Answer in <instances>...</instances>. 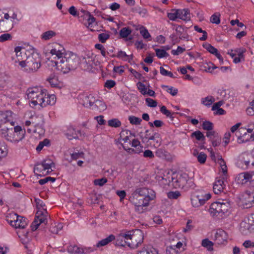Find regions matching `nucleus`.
<instances>
[{"instance_id":"nucleus-47","label":"nucleus","mask_w":254,"mask_h":254,"mask_svg":"<svg viewBox=\"0 0 254 254\" xmlns=\"http://www.w3.org/2000/svg\"><path fill=\"white\" fill-rule=\"evenodd\" d=\"M133 11L138 13L139 15L142 17H145L147 14L146 9L140 7H135Z\"/></svg>"},{"instance_id":"nucleus-33","label":"nucleus","mask_w":254,"mask_h":254,"mask_svg":"<svg viewBox=\"0 0 254 254\" xmlns=\"http://www.w3.org/2000/svg\"><path fill=\"white\" fill-rule=\"evenodd\" d=\"M16 222V225L14 226L15 228L24 229L27 225L26 219L20 216H19Z\"/></svg>"},{"instance_id":"nucleus-6","label":"nucleus","mask_w":254,"mask_h":254,"mask_svg":"<svg viewBox=\"0 0 254 254\" xmlns=\"http://www.w3.org/2000/svg\"><path fill=\"white\" fill-rule=\"evenodd\" d=\"M48 216L47 210H38L36 212L34 221L31 225V228L32 231L37 230L41 224L46 225L48 222L47 217Z\"/></svg>"},{"instance_id":"nucleus-3","label":"nucleus","mask_w":254,"mask_h":254,"mask_svg":"<svg viewBox=\"0 0 254 254\" xmlns=\"http://www.w3.org/2000/svg\"><path fill=\"white\" fill-rule=\"evenodd\" d=\"M121 237L125 239L127 246L131 249L137 248L143 242V235L140 230L128 231L122 233Z\"/></svg>"},{"instance_id":"nucleus-48","label":"nucleus","mask_w":254,"mask_h":254,"mask_svg":"<svg viewBox=\"0 0 254 254\" xmlns=\"http://www.w3.org/2000/svg\"><path fill=\"white\" fill-rule=\"evenodd\" d=\"M47 101H45V107L48 105H53L56 103V98L55 95H48L47 96Z\"/></svg>"},{"instance_id":"nucleus-57","label":"nucleus","mask_w":254,"mask_h":254,"mask_svg":"<svg viewBox=\"0 0 254 254\" xmlns=\"http://www.w3.org/2000/svg\"><path fill=\"white\" fill-rule=\"evenodd\" d=\"M8 153L7 147L4 145L0 144V158L5 157Z\"/></svg>"},{"instance_id":"nucleus-60","label":"nucleus","mask_w":254,"mask_h":254,"mask_svg":"<svg viewBox=\"0 0 254 254\" xmlns=\"http://www.w3.org/2000/svg\"><path fill=\"white\" fill-rule=\"evenodd\" d=\"M159 136L160 134L158 133L155 132L150 136H146L145 139H147V140H153L157 143H159L160 140Z\"/></svg>"},{"instance_id":"nucleus-37","label":"nucleus","mask_w":254,"mask_h":254,"mask_svg":"<svg viewBox=\"0 0 254 254\" xmlns=\"http://www.w3.org/2000/svg\"><path fill=\"white\" fill-rule=\"evenodd\" d=\"M214 102L215 99L212 96H208L201 99L202 104L207 107H209Z\"/></svg>"},{"instance_id":"nucleus-1","label":"nucleus","mask_w":254,"mask_h":254,"mask_svg":"<svg viewBox=\"0 0 254 254\" xmlns=\"http://www.w3.org/2000/svg\"><path fill=\"white\" fill-rule=\"evenodd\" d=\"M79 60L77 55L71 52H67L60 61L55 62V65L58 70L65 74L75 70L79 64Z\"/></svg>"},{"instance_id":"nucleus-28","label":"nucleus","mask_w":254,"mask_h":254,"mask_svg":"<svg viewBox=\"0 0 254 254\" xmlns=\"http://www.w3.org/2000/svg\"><path fill=\"white\" fill-rule=\"evenodd\" d=\"M254 171L244 172L239 174V178L243 180H245L246 182H252L253 184L254 183Z\"/></svg>"},{"instance_id":"nucleus-9","label":"nucleus","mask_w":254,"mask_h":254,"mask_svg":"<svg viewBox=\"0 0 254 254\" xmlns=\"http://www.w3.org/2000/svg\"><path fill=\"white\" fill-rule=\"evenodd\" d=\"M211 197L210 193L202 192L197 195H193L191 198V204L194 207H198L203 205Z\"/></svg>"},{"instance_id":"nucleus-36","label":"nucleus","mask_w":254,"mask_h":254,"mask_svg":"<svg viewBox=\"0 0 254 254\" xmlns=\"http://www.w3.org/2000/svg\"><path fill=\"white\" fill-rule=\"evenodd\" d=\"M191 137H195L196 140L204 142L205 137L199 130H196L192 132L190 135Z\"/></svg>"},{"instance_id":"nucleus-26","label":"nucleus","mask_w":254,"mask_h":254,"mask_svg":"<svg viewBox=\"0 0 254 254\" xmlns=\"http://www.w3.org/2000/svg\"><path fill=\"white\" fill-rule=\"evenodd\" d=\"M95 98L93 96L89 95V96H85L82 99V105L87 108H90L94 106Z\"/></svg>"},{"instance_id":"nucleus-21","label":"nucleus","mask_w":254,"mask_h":254,"mask_svg":"<svg viewBox=\"0 0 254 254\" xmlns=\"http://www.w3.org/2000/svg\"><path fill=\"white\" fill-rule=\"evenodd\" d=\"M224 177L222 179L217 180L213 185V191L215 194H219L223 191L225 185L224 182Z\"/></svg>"},{"instance_id":"nucleus-63","label":"nucleus","mask_w":254,"mask_h":254,"mask_svg":"<svg viewBox=\"0 0 254 254\" xmlns=\"http://www.w3.org/2000/svg\"><path fill=\"white\" fill-rule=\"evenodd\" d=\"M166 253V254H177L178 253V250H176L172 245L167 247Z\"/></svg>"},{"instance_id":"nucleus-44","label":"nucleus","mask_w":254,"mask_h":254,"mask_svg":"<svg viewBox=\"0 0 254 254\" xmlns=\"http://www.w3.org/2000/svg\"><path fill=\"white\" fill-rule=\"evenodd\" d=\"M161 87L162 88H166V91L168 93H169L171 95L174 96H176L178 93V89L177 88H175L172 86H169L168 85H162Z\"/></svg>"},{"instance_id":"nucleus-15","label":"nucleus","mask_w":254,"mask_h":254,"mask_svg":"<svg viewBox=\"0 0 254 254\" xmlns=\"http://www.w3.org/2000/svg\"><path fill=\"white\" fill-rule=\"evenodd\" d=\"M130 201L134 205H139L140 204L147 206L149 203V199H146L140 196L138 193L133 192L130 197Z\"/></svg>"},{"instance_id":"nucleus-13","label":"nucleus","mask_w":254,"mask_h":254,"mask_svg":"<svg viewBox=\"0 0 254 254\" xmlns=\"http://www.w3.org/2000/svg\"><path fill=\"white\" fill-rule=\"evenodd\" d=\"M250 158H251V154L246 153H242L239 156L236 162L237 166L243 169H247L251 162Z\"/></svg>"},{"instance_id":"nucleus-22","label":"nucleus","mask_w":254,"mask_h":254,"mask_svg":"<svg viewBox=\"0 0 254 254\" xmlns=\"http://www.w3.org/2000/svg\"><path fill=\"white\" fill-rule=\"evenodd\" d=\"M80 133V130H76L73 127L70 126L68 127L65 135L68 139L71 140L73 138L78 139V134Z\"/></svg>"},{"instance_id":"nucleus-62","label":"nucleus","mask_w":254,"mask_h":254,"mask_svg":"<svg viewBox=\"0 0 254 254\" xmlns=\"http://www.w3.org/2000/svg\"><path fill=\"white\" fill-rule=\"evenodd\" d=\"M197 160L200 164H204L206 160L207 155L203 152H200L197 156Z\"/></svg>"},{"instance_id":"nucleus-2","label":"nucleus","mask_w":254,"mask_h":254,"mask_svg":"<svg viewBox=\"0 0 254 254\" xmlns=\"http://www.w3.org/2000/svg\"><path fill=\"white\" fill-rule=\"evenodd\" d=\"M14 125L12 124L10 126H4L0 129V134L7 140L17 143L24 138L25 130L19 126L13 127Z\"/></svg>"},{"instance_id":"nucleus-52","label":"nucleus","mask_w":254,"mask_h":254,"mask_svg":"<svg viewBox=\"0 0 254 254\" xmlns=\"http://www.w3.org/2000/svg\"><path fill=\"white\" fill-rule=\"evenodd\" d=\"M94 106H95L100 110H105L106 109V105L105 103L99 100L95 99Z\"/></svg>"},{"instance_id":"nucleus-27","label":"nucleus","mask_w":254,"mask_h":254,"mask_svg":"<svg viewBox=\"0 0 254 254\" xmlns=\"http://www.w3.org/2000/svg\"><path fill=\"white\" fill-rule=\"evenodd\" d=\"M115 240V236L113 234H111L107 238L99 241L96 244L95 246L96 248H99L100 247H104V246L107 245L110 242H112L113 241H114Z\"/></svg>"},{"instance_id":"nucleus-41","label":"nucleus","mask_w":254,"mask_h":254,"mask_svg":"<svg viewBox=\"0 0 254 254\" xmlns=\"http://www.w3.org/2000/svg\"><path fill=\"white\" fill-rule=\"evenodd\" d=\"M131 33V30L129 27H124L120 31V36L121 38H127Z\"/></svg>"},{"instance_id":"nucleus-54","label":"nucleus","mask_w":254,"mask_h":254,"mask_svg":"<svg viewBox=\"0 0 254 254\" xmlns=\"http://www.w3.org/2000/svg\"><path fill=\"white\" fill-rule=\"evenodd\" d=\"M110 35L108 33H102L98 35V39L102 43L106 42L107 40L110 38Z\"/></svg>"},{"instance_id":"nucleus-10","label":"nucleus","mask_w":254,"mask_h":254,"mask_svg":"<svg viewBox=\"0 0 254 254\" xmlns=\"http://www.w3.org/2000/svg\"><path fill=\"white\" fill-rule=\"evenodd\" d=\"M12 120V112L11 111H0V128H2L8 123H9V126L14 124Z\"/></svg>"},{"instance_id":"nucleus-55","label":"nucleus","mask_w":254,"mask_h":254,"mask_svg":"<svg viewBox=\"0 0 254 254\" xmlns=\"http://www.w3.org/2000/svg\"><path fill=\"white\" fill-rule=\"evenodd\" d=\"M160 112L164 115H165L167 117L170 118L172 120H173L174 117L171 113V112L167 110L166 107L165 106H162L160 108Z\"/></svg>"},{"instance_id":"nucleus-64","label":"nucleus","mask_w":254,"mask_h":254,"mask_svg":"<svg viewBox=\"0 0 254 254\" xmlns=\"http://www.w3.org/2000/svg\"><path fill=\"white\" fill-rule=\"evenodd\" d=\"M251 106L247 108L246 112L249 116L254 115V100L250 103Z\"/></svg>"},{"instance_id":"nucleus-12","label":"nucleus","mask_w":254,"mask_h":254,"mask_svg":"<svg viewBox=\"0 0 254 254\" xmlns=\"http://www.w3.org/2000/svg\"><path fill=\"white\" fill-rule=\"evenodd\" d=\"M94 64V58L92 56L87 55L81 59L80 67L84 71H90L93 68Z\"/></svg>"},{"instance_id":"nucleus-29","label":"nucleus","mask_w":254,"mask_h":254,"mask_svg":"<svg viewBox=\"0 0 254 254\" xmlns=\"http://www.w3.org/2000/svg\"><path fill=\"white\" fill-rule=\"evenodd\" d=\"M19 215L15 213H10L6 216V221L12 227L16 225V221H17Z\"/></svg>"},{"instance_id":"nucleus-35","label":"nucleus","mask_w":254,"mask_h":254,"mask_svg":"<svg viewBox=\"0 0 254 254\" xmlns=\"http://www.w3.org/2000/svg\"><path fill=\"white\" fill-rule=\"evenodd\" d=\"M32 125L35 127H39L41 126V123L42 122V119L41 117L37 116L36 115H31L30 116Z\"/></svg>"},{"instance_id":"nucleus-8","label":"nucleus","mask_w":254,"mask_h":254,"mask_svg":"<svg viewBox=\"0 0 254 254\" xmlns=\"http://www.w3.org/2000/svg\"><path fill=\"white\" fill-rule=\"evenodd\" d=\"M172 183L176 188H189L191 186L192 182L189 179V175L186 173L181 174L177 178H172Z\"/></svg>"},{"instance_id":"nucleus-20","label":"nucleus","mask_w":254,"mask_h":254,"mask_svg":"<svg viewBox=\"0 0 254 254\" xmlns=\"http://www.w3.org/2000/svg\"><path fill=\"white\" fill-rule=\"evenodd\" d=\"M220 216L226 213L231 206V202L229 199L220 200Z\"/></svg>"},{"instance_id":"nucleus-51","label":"nucleus","mask_w":254,"mask_h":254,"mask_svg":"<svg viewBox=\"0 0 254 254\" xmlns=\"http://www.w3.org/2000/svg\"><path fill=\"white\" fill-rule=\"evenodd\" d=\"M108 126L111 127H118L121 126V122L117 119H113L108 121Z\"/></svg>"},{"instance_id":"nucleus-56","label":"nucleus","mask_w":254,"mask_h":254,"mask_svg":"<svg viewBox=\"0 0 254 254\" xmlns=\"http://www.w3.org/2000/svg\"><path fill=\"white\" fill-rule=\"evenodd\" d=\"M167 16L169 19L174 21L178 18L177 9H172L171 12L168 13Z\"/></svg>"},{"instance_id":"nucleus-45","label":"nucleus","mask_w":254,"mask_h":254,"mask_svg":"<svg viewBox=\"0 0 254 254\" xmlns=\"http://www.w3.org/2000/svg\"><path fill=\"white\" fill-rule=\"evenodd\" d=\"M112 58L117 57L119 59H122L124 61H127V58H129V55H127L126 53L123 51H120L118 52L117 55L113 54L110 56Z\"/></svg>"},{"instance_id":"nucleus-16","label":"nucleus","mask_w":254,"mask_h":254,"mask_svg":"<svg viewBox=\"0 0 254 254\" xmlns=\"http://www.w3.org/2000/svg\"><path fill=\"white\" fill-rule=\"evenodd\" d=\"M228 238L227 233L222 229H218L215 235V242L218 245L223 244Z\"/></svg>"},{"instance_id":"nucleus-42","label":"nucleus","mask_w":254,"mask_h":254,"mask_svg":"<svg viewBox=\"0 0 254 254\" xmlns=\"http://www.w3.org/2000/svg\"><path fill=\"white\" fill-rule=\"evenodd\" d=\"M56 35V32L52 30L47 31L42 34L41 38L44 40H48Z\"/></svg>"},{"instance_id":"nucleus-32","label":"nucleus","mask_w":254,"mask_h":254,"mask_svg":"<svg viewBox=\"0 0 254 254\" xmlns=\"http://www.w3.org/2000/svg\"><path fill=\"white\" fill-rule=\"evenodd\" d=\"M47 80L52 87H59L60 86V82L58 77L54 74H51Z\"/></svg>"},{"instance_id":"nucleus-53","label":"nucleus","mask_w":254,"mask_h":254,"mask_svg":"<svg viewBox=\"0 0 254 254\" xmlns=\"http://www.w3.org/2000/svg\"><path fill=\"white\" fill-rule=\"evenodd\" d=\"M128 120L131 124L135 125L140 124V123L142 121V120L140 118L133 116H129L128 117Z\"/></svg>"},{"instance_id":"nucleus-40","label":"nucleus","mask_w":254,"mask_h":254,"mask_svg":"<svg viewBox=\"0 0 254 254\" xmlns=\"http://www.w3.org/2000/svg\"><path fill=\"white\" fill-rule=\"evenodd\" d=\"M50 145V141L47 138L44 139L43 141H40L36 147V150L38 152L40 151L44 146H49Z\"/></svg>"},{"instance_id":"nucleus-58","label":"nucleus","mask_w":254,"mask_h":254,"mask_svg":"<svg viewBox=\"0 0 254 254\" xmlns=\"http://www.w3.org/2000/svg\"><path fill=\"white\" fill-rule=\"evenodd\" d=\"M140 33L145 39H148L151 37L148 30L143 26L140 29Z\"/></svg>"},{"instance_id":"nucleus-24","label":"nucleus","mask_w":254,"mask_h":254,"mask_svg":"<svg viewBox=\"0 0 254 254\" xmlns=\"http://www.w3.org/2000/svg\"><path fill=\"white\" fill-rule=\"evenodd\" d=\"M177 13L178 18L185 21L190 20V13L188 9H177Z\"/></svg>"},{"instance_id":"nucleus-50","label":"nucleus","mask_w":254,"mask_h":254,"mask_svg":"<svg viewBox=\"0 0 254 254\" xmlns=\"http://www.w3.org/2000/svg\"><path fill=\"white\" fill-rule=\"evenodd\" d=\"M136 86L137 89L139 92L143 95H145L146 92L147 91L146 85L141 81H138L136 83Z\"/></svg>"},{"instance_id":"nucleus-19","label":"nucleus","mask_w":254,"mask_h":254,"mask_svg":"<svg viewBox=\"0 0 254 254\" xmlns=\"http://www.w3.org/2000/svg\"><path fill=\"white\" fill-rule=\"evenodd\" d=\"M202 46L210 53L214 55L218 59L221 64L223 63V57L218 52V51L216 48L208 43H204Z\"/></svg>"},{"instance_id":"nucleus-38","label":"nucleus","mask_w":254,"mask_h":254,"mask_svg":"<svg viewBox=\"0 0 254 254\" xmlns=\"http://www.w3.org/2000/svg\"><path fill=\"white\" fill-rule=\"evenodd\" d=\"M156 56L159 58H167L169 56L168 53L164 49H154Z\"/></svg>"},{"instance_id":"nucleus-30","label":"nucleus","mask_w":254,"mask_h":254,"mask_svg":"<svg viewBox=\"0 0 254 254\" xmlns=\"http://www.w3.org/2000/svg\"><path fill=\"white\" fill-rule=\"evenodd\" d=\"M42 163L44 165L45 169H46L47 171L46 172V175L49 174L50 172L52 171L51 169L52 167H55V164L53 161L50 159H46L42 161Z\"/></svg>"},{"instance_id":"nucleus-25","label":"nucleus","mask_w":254,"mask_h":254,"mask_svg":"<svg viewBox=\"0 0 254 254\" xmlns=\"http://www.w3.org/2000/svg\"><path fill=\"white\" fill-rule=\"evenodd\" d=\"M41 87H33L28 89L27 90V97L31 100V102L35 100L37 96H38V93L41 89Z\"/></svg>"},{"instance_id":"nucleus-5","label":"nucleus","mask_w":254,"mask_h":254,"mask_svg":"<svg viewBox=\"0 0 254 254\" xmlns=\"http://www.w3.org/2000/svg\"><path fill=\"white\" fill-rule=\"evenodd\" d=\"M34 50L33 49L29 48L26 49L24 47L17 46L14 49L15 53V57H12L11 60L13 61L14 63H19V65L21 67L22 62L25 63L29 57L31 55V53Z\"/></svg>"},{"instance_id":"nucleus-14","label":"nucleus","mask_w":254,"mask_h":254,"mask_svg":"<svg viewBox=\"0 0 254 254\" xmlns=\"http://www.w3.org/2000/svg\"><path fill=\"white\" fill-rule=\"evenodd\" d=\"M92 248L81 249L76 245H70L67 247V251L70 254H88L94 251Z\"/></svg>"},{"instance_id":"nucleus-31","label":"nucleus","mask_w":254,"mask_h":254,"mask_svg":"<svg viewBox=\"0 0 254 254\" xmlns=\"http://www.w3.org/2000/svg\"><path fill=\"white\" fill-rule=\"evenodd\" d=\"M133 192L138 193L140 196L145 197L146 199H149V200L153 199L149 195L148 190L145 188L137 189Z\"/></svg>"},{"instance_id":"nucleus-39","label":"nucleus","mask_w":254,"mask_h":254,"mask_svg":"<svg viewBox=\"0 0 254 254\" xmlns=\"http://www.w3.org/2000/svg\"><path fill=\"white\" fill-rule=\"evenodd\" d=\"M250 133L245 132L242 136L239 135L237 138L239 143H243L251 141Z\"/></svg>"},{"instance_id":"nucleus-23","label":"nucleus","mask_w":254,"mask_h":254,"mask_svg":"<svg viewBox=\"0 0 254 254\" xmlns=\"http://www.w3.org/2000/svg\"><path fill=\"white\" fill-rule=\"evenodd\" d=\"M220 200L218 201L212 203L209 209V212L213 215V216H220Z\"/></svg>"},{"instance_id":"nucleus-49","label":"nucleus","mask_w":254,"mask_h":254,"mask_svg":"<svg viewBox=\"0 0 254 254\" xmlns=\"http://www.w3.org/2000/svg\"><path fill=\"white\" fill-rule=\"evenodd\" d=\"M202 128L207 131L213 130L214 126L212 123L208 121H205L203 122L202 125Z\"/></svg>"},{"instance_id":"nucleus-43","label":"nucleus","mask_w":254,"mask_h":254,"mask_svg":"<svg viewBox=\"0 0 254 254\" xmlns=\"http://www.w3.org/2000/svg\"><path fill=\"white\" fill-rule=\"evenodd\" d=\"M46 170H47L45 169V167L42 162L41 163L37 164L34 167V172L36 175H38V173L44 175V173Z\"/></svg>"},{"instance_id":"nucleus-61","label":"nucleus","mask_w":254,"mask_h":254,"mask_svg":"<svg viewBox=\"0 0 254 254\" xmlns=\"http://www.w3.org/2000/svg\"><path fill=\"white\" fill-rule=\"evenodd\" d=\"M122 234V233L119 235L118 238L116 240V246L125 247L127 245L126 243H125V239L121 237Z\"/></svg>"},{"instance_id":"nucleus-34","label":"nucleus","mask_w":254,"mask_h":254,"mask_svg":"<svg viewBox=\"0 0 254 254\" xmlns=\"http://www.w3.org/2000/svg\"><path fill=\"white\" fill-rule=\"evenodd\" d=\"M63 224L60 223L52 224L50 228V231L53 234H58L63 228Z\"/></svg>"},{"instance_id":"nucleus-7","label":"nucleus","mask_w":254,"mask_h":254,"mask_svg":"<svg viewBox=\"0 0 254 254\" xmlns=\"http://www.w3.org/2000/svg\"><path fill=\"white\" fill-rule=\"evenodd\" d=\"M239 205L244 209L252 207L254 205V192L246 191L239 202Z\"/></svg>"},{"instance_id":"nucleus-18","label":"nucleus","mask_w":254,"mask_h":254,"mask_svg":"<svg viewBox=\"0 0 254 254\" xmlns=\"http://www.w3.org/2000/svg\"><path fill=\"white\" fill-rule=\"evenodd\" d=\"M65 53L64 49L60 45H57V47H55L50 51L52 56H55L54 59L57 58V61H60Z\"/></svg>"},{"instance_id":"nucleus-46","label":"nucleus","mask_w":254,"mask_h":254,"mask_svg":"<svg viewBox=\"0 0 254 254\" xmlns=\"http://www.w3.org/2000/svg\"><path fill=\"white\" fill-rule=\"evenodd\" d=\"M201 245L203 247L207 248L209 251L213 250V243L208 239L203 240Z\"/></svg>"},{"instance_id":"nucleus-59","label":"nucleus","mask_w":254,"mask_h":254,"mask_svg":"<svg viewBox=\"0 0 254 254\" xmlns=\"http://www.w3.org/2000/svg\"><path fill=\"white\" fill-rule=\"evenodd\" d=\"M148 124L150 127H160L164 125V123L161 120H156L153 123L149 122Z\"/></svg>"},{"instance_id":"nucleus-11","label":"nucleus","mask_w":254,"mask_h":254,"mask_svg":"<svg viewBox=\"0 0 254 254\" xmlns=\"http://www.w3.org/2000/svg\"><path fill=\"white\" fill-rule=\"evenodd\" d=\"M79 20L83 22L88 29H90L92 31H94L92 28L94 26H96L97 23H96L95 18L90 12L88 14H82Z\"/></svg>"},{"instance_id":"nucleus-4","label":"nucleus","mask_w":254,"mask_h":254,"mask_svg":"<svg viewBox=\"0 0 254 254\" xmlns=\"http://www.w3.org/2000/svg\"><path fill=\"white\" fill-rule=\"evenodd\" d=\"M41 66V59L39 55L35 52L34 50L26 61L21 63V67L24 68V71L28 73L37 71Z\"/></svg>"},{"instance_id":"nucleus-17","label":"nucleus","mask_w":254,"mask_h":254,"mask_svg":"<svg viewBox=\"0 0 254 254\" xmlns=\"http://www.w3.org/2000/svg\"><path fill=\"white\" fill-rule=\"evenodd\" d=\"M45 90L41 88L38 93V96H37L35 100L31 101V103L34 106L39 105L42 107H45Z\"/></svg>"}]
</instances>
